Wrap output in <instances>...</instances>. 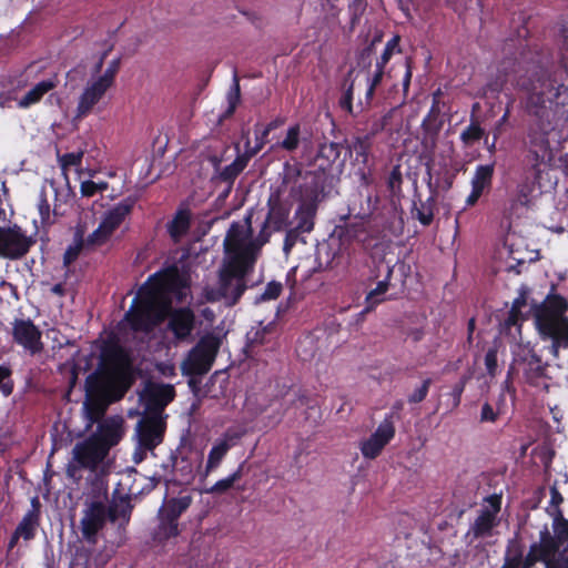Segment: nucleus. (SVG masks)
Returning a JSON list of instances; mask_svg holds the SVG:
<instances>
[{
  "label": "nucleus",
  "instance_id": "obj_1",
  "mask_svg": "<svg viewBox=\"0 0 568 568\" xmlns=\"http://www.w3.org/2000/svg\"><path fill=\"white\" fill-rule=\"evenodd\" d=\"M179 284L175 267H165L150 275L136 291L123 318L103 338L99 355H132L128 345L130 336L136 333L148 335L164 322L170 306L168 293Z\"/></svg>",
  "mask_w": 568,
  "mask_h": 568
},
{
  "label": "nucleus",
  "instance_id": "obj_2",
  "mask_svg": "<svg viewBox=\"0 0 568 568\" xmlns=\"http://www.w3.org/2000/svg\"><path fill=\"white\" fill-rule=\"evenodd\" d=\"M517 87L525 92L521 105L528 116L525 150L555 159L549 136L556 129V109L568 104V87L557 84L545 72L520 79Z\"/></svg>",
  "mask_w": 568,
  "mask_h": 568
},
{
  "label": "nucleus",
  "instance_id": "obj_3",
  "mask_svg": "<svg viewBox=\"0 0 568 568\" xmlns=\"http://www.w3.org/2000/svg\"><path fill=\"white\" fill-rule=\"evenodd\" d=\"M97 368L85 381L83 403L88 427L100 423L108 407L124 397L140 375L133 357H95Z\"/></svg>",
  "mask_w": 568,
  "mask_h": 568
},
{
  "label": "nucleus",
  "instance_id": "obj_4",
  "mask_svg": "<svg viewBox=\"0 0 568 568\" xmlns=\"http://www.w3.org/2000/svg\"><path fill=\"white\" fill-rule=\"evenodd\" d=\"M224 245L227 258L219 271L217 287L207 293V300L223 301L233 307L247 290L246 277L254 268L260 246L252 241L244 242L237 223H232Z\"/></svg>",
  "mask_w": 568,
  "mask_h": 568
},
{
  "label": "nucleus",
  "instance_id": "obj_5",
  "mask_svg": "<svg viewBox=\"0 0 568 568\" xmlns=\"http://www.w3.org/2000/svg\"><path fill=\"white\" fill-rule=\"evenodd\" d=\"M538 561H542L546 568H568V520L559 509L554 517L552 534L545 527L539 541L530 545L525 557L524 548L516 538L508 541L501 568H531Z\"/></svg>",
  "mask_w": 568,
  "mask_h": 568
},
{
  "label": "nucleus",
  "instance_id": "obj_6",
  "mask_svg": "<svg viewBox=\"0 0 568 568\" xmlns=\"http://www.w3.org/2000/svg\"><path fill=\"white\" fill-rule=\"evenodd\" d=\"M108 454L106 447H102L98 437L89 436L72 448V458L65 468L67 476L74 483H79L82 479L81 470L88 469L90 470L88 479L92 481L93 487H97V478L104 480L101 464Z\"/></svg>",
  "mask_w": 568,
  "mask_h": 568
},
{
  "label": "nucleus",
  "instance_id": "obj_7",
  "mask_svg": "<svg viewBox=\"0 0 568 568\" xmlns=\"http://www.w3.org/2000/svg\"><path fill=\"white\" fill-rule=\"evenodd\" d=\"M108 487L105 480L97 478L93 495L84 501L83 516L80 520L82 537L90 544L97 542L98 532L103 529L109 519Z\"/></svg>",
  "mask_w": 568,
  "mask_h": 568
},
{
  "label": "nucleus",
  "instance_id": "obj_8",
  "mask_svg": "<svg viewBox=\"0 0 568 568\" xmlns=\"http://www.w3.org/2000/svg\"><path fill=\"white\" fill-rule=\"evenodd\" d=\"M169 267H175L179 276V286L168 293L170 306L165 312L168 318L166 331L172 334V343L178 346L180 344H190L193 342V331L195 328L196 317L190 307L172 308V295L179 294L187 287L186 277L180 272L179 267L173 264Z\"/></svg>",
  "mask_w": 568,
  "mask_h": 568
},
{
  "label": "nucleus",
  "instance_id": "obj_9",
  "mask_svg": "<svg viewBox=\"0 0 568 568\" xmlns=\"http://www.w3.org/2000/svg\"><path fill=\"white\" fill-rule=\"evenodd\" d=\"M375 210L372 203V196H366V207H361L358 212L349 206L348 214L341 216L344 225H339V235L347 241H356L362 244L364 250H373L378 246L379 239L372 234L365 226L364 220L369 217Z\"/></svg>",
  "mask_w": 568,
  "mask_h": 568
},
{
  "label": "nucleus",
  "instance_id": "obj_10",
  "mask_svg": "<svg viewBox=\"0 0 568 568\" xmlns=\"http://www.w3.org/2000/svg\"><path fill=\"white\" fill-rule=\"evenodd\" d=\"M37 243L18 224L0 226V257L18 261L24 257Z\"/></svg>",
  "mask_w": 568,
  "mask_h": 568
},
{
  "label": "nucleus",
  "instance_id": "obj_11",
  "mask_svg": "<svg viewBox=\"0 0 568 568\" xmlns=\"http://www.w3.org/2000/svg\"><path fill=\"white\" fill-rule=\"evenodd\" d=\"M175 389L173 385L159 384L152 381L145 382L141 392V399L144 400L145 415L165 417V407L174 399Z\"/></svg>",
  "mask_w": 568,
  "mask_h": 568
},
{
  "label": "nucleus",
  "instance_id": "obj_12",
  "mask_svg": "<svg viewBox=\"0 0 568 568\" xmlns=\"http://www.w3.org/2000/svg\"><path fill=\"white\" fill-rule=\"evenodd\" d=\"M536 324L542 338L551 341L554 355H557L560 348L568 347V320L565 316L537 314Z\"/></svg>",
  "mask_w": 568,
  "mask_h": 568
},
{
  "label": "nucleus",
  "instance_id": "obj_13",
  "mask_svg": "<svg viewBox=\"0 0 568 568\" xmlns=\"http://www.w3.org/2000/svg\"><path fill=\"white\" fill-rule=\"evenodd\" d=\"M267 215L258 235V240H261L260 245L268 241L270 232L266 231L267 227H272L274 232H280L291 224L288 220L291 207L282 200L278 191L271 193L267 200Z\"/></svg>",
  "mask_w": 568,
  "mask_h": 568
},
{
  "label": "nucleus",
  "instance_id": "obj_14",
  "mask_svg": "<svg viewBox=\"0 0 568 568\" xmlns=\"http://www.w3.org/2000/svg\"><path fill=\"white\" fill-rule=\"evenodd\" d=\"M166 429L165 417L143 415L135 426V437L139 445L154 449L163 442Z\"/></svg>",
  "mask_w": 568,
  "mask_h": 568
},
{
  "label": "nucleus",
  "instance_id": "obj_15",
  "mask_svg": "<svg viewBox=\"0 0 568 568\" xmlns=\"http://www.w3.org/2000/svg\"><path fill=\"white\" fill-rule=\"evenodd\" d=\"M290 193L298 199V204H313L318 207L324 199L323 176L316 172L306 171L303 181L298 185L291 186Z\"/></svg>",
  "mask_w": 568,
  "mask_h": 568
},
{
  "label": "nucleus",
  "instance_id": "obj_16",
  "mask_svg": "<svg viewBox=\"0 0 568 568\" xmlns=\"http://www.w3.org/2000/svg\"><path fill=\"white\" fill-rule=\"evenodd\" d=\"M13 342L22 346L31 355L41 352V332L31 320L16 318L12 323Z\"/></svg>",
  "mask_w": 568,
  "mask_h": 568
},
{
  "label": "nucleus",
  "instance_id": "obj_17",
  "mask_svg": "<svg viewBox=\"0 0 568 568\" xmlns=\"http://www.w3.org/2000/svg\"><path fill=\"white\" fill-rule=\"evenodd\" d=\"M124 435V418L119 415L110 416L102 419L98 425V432L91 436L99 438L102 447H106L109 452L115 446Z\"/></svg>",
  "mask_w": 568,
  "mask_h": 568
},
{
  "label": "nucleus",
  "instance_id": "obj_18",
  "mask_svg": "<svg viewBox=\"0 0 568 568\" xmlns=\"http://www.w3.org/2000/svg\"><path fill=\"white\" fill-rule=\"evenodd\" d=\"M495 164H480L475 169L471 179V191L466 199V206H474L485 192H489L493 186Z\"/></svg>",
  "mask_w": 568,
  "mask_h": 568
},
{
  "label": "nucleus",
  "instance_id": "obj_19",
  "mask_svg": "<svg viewBox=\"0 0 568 568\" xmlns=\"http://www.w3.org/2000/svg\"><path fill=\"white\" fill-rule=\"evenodd\" d=\"M395 433L392 422L385 419L377 427L371 437L362 443L361 450L365 458H376L386 444L393 438Z\"/></svg>",
  "mask_w": 568,
  "mask_h": 568
},
{
  "label": "nucleus",
  "instance_id": "obj_20",
  "mask_svg": "<svg viewBox=\"0 0 568 568\" xmlns=\"http://www.w3.org/2000/svg\"><path fill=\"white\" fill-rule=\"evenodd\" d=\"M498 511L499 507L494 511L489 509H483L480 511L466 532L465 537L468 540V544H473L477 539L489 538L494 535V529L498 525Z\"/></svg>",
  "mask_w": 568,
  "mask_h": 568
},
{
  "label": "nucleus",
  "instance_id": "obj_21",
  "mask_svg": "<svg viewBox=\"0 0 568 568\" xmlns=\"http://www.w3.org/2000/svg\"><path fill=\"white\" fill-rule=\"evenodd\" d=\"M108 90L109 88L98 80L93 81L91 84H88L79 98L75 110V119L80 120L85 118L92 111L94 105L103 98Z\"/></svg>",
  "mask_w": 568,
  "mask_h": 568
},
{
  "label": "nucleus",
  "instance_id": "obj_22",
  "mask_svg": "<svg viewBox=\"0 0 568 568\" xmlns=\"http://www.w3.org/2000/svg\"><path fill=\"white\" fill-rule=\"evenodd\" d=\"M135 205V199L126 196L103 213L101 223L114 233L124 220L131 214Z\"/></svg>",
  "mask_w": 568,
  "mask_h": 568
},
{
  "label": "nucleus",
  "instance_id": "obj_23",
  "mask_svg": "<svg viewBox=\"0 0 568 568\" xmlns=\"http://www.w3.org/2000/svg\"><path fill=\"white\" fill-rule=\"evenodd\" d=\"M248 162L250 155H245L244 153H242L239 154L231 164L220 170V161L216 158H214V170L216 175L213 179L226 183V193H230L233 187L234 181L244 171Z\"/></svg>",
  "mask_w": 568,
  "mask_h": 568
},
{
  "label": "nucleus",
  "instance_id": "obj_24",
  "mask_svg": "<svg viewBox=\"0 0 568 568\" xmlns=\"http://www.w3.org/2000/svg\"><path fill=\"white\" fill-rule=\"evenodd\" d=\"M213 359L214 357H185L182 362V373L191 377L189 385L193 390L197 388V384L200 383L196 376L206 374L213 364Z\"/></svg>",
  "mask_w": 568,
  "mask_h": 568
},
{
  "label": "nucleus",
  "instance_id": "obj_25",
  "mask_svg": "<svg viewBox=\"0 0 568 568\" xmlns=\"http://www.w3.org/2000/svg\"><path fill=\"white\" fill-rule=\"evenodd\" d=\"M59 84L57 75L42 80L33 85L17 103L19 109H29L39 103L43 97Z\"/></svg>",
  "mask_w": 568,
  "mask_h": 568
},
{
  "label": "nucleus",
  "instance_id": "obj_26",
  "mask_svg": "<svg viewBox=\"0 0 568 568\" xmlns=\"http://www.w3.org/2000/svg\"><path fill=\"white\" fill-rule=\"evenodd\" d=\"M191 211L187 207H179L172 220L166 224V232L174 243H179L190 231Z\"/></svg>",
  "mask_w": 568,
  "mask_h": 568
},
{
  "label": "nucleus",
  "instance_id": "obj_27",
  "mask_svg": "<svg viewBox=\"0 0 568 568\" xmlns=\"http://www.w3.org/2000/svg\"><path fill=\"white\" fill-rule=\"evenodd\" d=\"M132 508L131 496L129 494L116 495L115 491L112 501L108 505L109 520L112 523L120 520V525L128 524Z\"/></svg>",
  "mask_w": 568,
  "mask_h": 568
},
{
  "label": "nucleus",
  "instance_id": "obj_28",
  "mask_svg": "<svg viewBox=\"0 0 568 568\" xmlns=\"http://www.w3.org/2000/svg\"><path fill=\"white\" fill-rule=\"evenodd\" d=\"M510 371L515 373L521 371L528 379L532 381L546 375V365L540 357H515Z\"/></svg>",
  "mask_w": 568,
  "mask_h": 568
},
{
  "label": "nucleus",
  "instance_id": "obj_29",
  "mask_svg": "<svg viewBox=\"0 0 568 568\" xmlns=\"http://www.w3.org/2000/svg\"><path fill=\"white\" fill-rule=\"evenodd\" d=\"M393 271L394 266L387 264L385 277L376 284L375 288L371 290L366 294L363 313H369L374 311L381 303L386 300L384 295L389 288Z\"/></svg>",
  "mask_w": 568,
  "mask_h": 568
},
{
  "label": "nucleus",
  "instance_id": "obj_30",
  "mask_svg": "<svg viewBox=\"0 0 568 568\" xmlns=\"http://www.w3.org/2000/svg\"><path fill=\"white\" fill-rule=\"evenodd\" d=\"M525 151L526 153L523 160L525 173L535 175V179H541L544 168L552 166L555 159L547 158L544 154L537 153L536 151Z\"/></svg>",
  "mask_w": 568,
  "mask_h": 568
},
{
  "label": "nucleus",
  "instance_id": "obj_31",
  "mask_svg": "<svg viewBox=\"0 0 568 568\" xmlns=\"http://www.w3.org/2000/svg\"><path fill=\"white\" fill-rule=\"evenodd\" d=\"M317 211L318 207L313 204H298L294 213V227L302 233H311L315 226Z\"/></svg>",
  "mask_w": 568,
  "mask_h": 568
},
{
  "label": "nucleus",
  "instance_id": "obj_32",
  "mask_svg": "<svg viewBox=\"0 0 568 568\" xmlns=\"http://www.w3.org/2000/svg\"><path fill=\"white\" fill-rule=\"evenodd\" d=\"M222 338L214 332L205 333L185 355H217Z\"/></svg>",
  "mask_w": 568,
  "mask_h": 568
},
{
  "label": "nucleus",
  "instance_id": "obj_33",
  "mask_svg": "<svg viewBox=\"0 0 568 568\" xmlns=\"http://www.w3.org/2000/svg\"><path fill=\"white\" fill-rule=\"evenodd\" d=\"M343 145L337 142H323L320 144L316 160L322 170L331 168L341 156Z\"/></svg>",
  "mask_w": 568,
  "mask_h": 568
},
{
  "label": "nucleus",
  "instance_id": "obj_34",
  "mask_svg": "<svg viewBox=\"0 0 568 568\" xmlns=\"http://www.w3.org/2000/svg\"><path fill=\"white\" fill-rule=\"evenodd\" d=\"M373 146V134L366 133L364 135L354 136L348 150L355 152L356 161L363 165H367Z\"/></svg>",
  "mask_w": 568,
  "mask_h": 568
},
{
  "label": "nucleus",
  "instance_id": "obj_35",
  "mask_svg": "<svg viewBox=\"0 0 568 568\" xmlns=\"http://www.w3.org/2000/svg\"><path fill=\"white\" fill-rule=\"evenodd\" d=\"M231 436L229 434H225V437L217 442L212 449L209 453L207 462L205 466L204 476H207L212 470L216 469L219 465L221 464L224 456L227 454L229 449L231 448V444L229 443V439Z\"/></svg>",
  "mask_w": 568,
  "mask_h": 568
},
{
  "label": "nucleus",
  "instance_id": "obj_36",
  "mask_svg": "<svg viewBox=\"0 0 568 568\" xmlns=\"http://www.w3.org/2000/svg\"><path fill=\"white\" fill-rule=\"evenodd\" d=\"M192 503V495L181 493L178 497L169 499L160 509L161 514H166L171 518L179 519Z\"/></svg>",
  "mask_w": 568,
  "mask_h": 568
},
{
  "label": "nucleus",
  "instance_id": "obj_37",
  "mask_svg": "<svg viewBox=\"0 0 568 568\" xmlns=\"http://www.w3.org/2000/svg\"><path fill=\"white\" fill-rule=\"evenodd\" d=\"M160 524L154 532V538L159 541L166 540L179 535L178 519L171 518L166 514L159 511Z\"/></svg>",
  "mask_w": 568,
  "mask_h": 568
},
{
  "label": "nucleus",
  "instance_id": "obj_38",
  "mask_svg": "<svg viewBox=\"0 0 568 568\" xmlns=\"http://www.w3.org/2000/svg\"><path fill=\"white\" fill-rule=\"evenodd\" d=\"M39 526V510L33 508L29 510L18 525L16 532L23 537L26 540H30L34 537V531Z\"/></svg>",
  "mask_w": 568,
  "mask_h": 568
},
{
  "label": "nucleus",
  "instance_id": "obj_39",
  "mask_svg": "<svg viewBox=\"0 0 568 568\" xmlns=\"http://www.w3.org/2000/svg\"><path fill=\"white\" fill-rule=\"evenodd\" d=\"M525 174V179L517 185V197L523 205H528L541 179H535V175L528 173Z\"/></svg>",
  "mask_w": 568,
  "mask_h": 568
},
{
  "label": "nucleus",
  "instance_id": "obj_40",
  "mask_svg": "<svg viewBox=\"0 0 568 568\" xmlns=\"http://www.w3.org/2000/svg\"><path fill=\"white\" fill-rule=\"evenodd\" d=\"M435 199L429 196L426 201H420L419 206L413 210V216L420 222L422 225L428 226L434 221Z\"/></svg>",
  "mask_w": 568,
  "mask_h": 568
},
{
  "label": "nucleus",
  "instance_id": "obj_41",
  "mask_svg": "<svg viewBox=\"0 0 568 568\" xmlns=\"http://www.w3.org/2000/svg\"><path fill=\"white\" fill-rule=\"evenodd\" d=\"M243 464L227 478L221 479L216 481L212 487L206 488L204 491L206 494H224L229 489H231L237 480H240L243 476Z\"/></svg>",
  "mask_w": 568,
  "mask_h": 568
},
{
  "label": "nucleus",
  "instance_id": "obj_42",
  "mask_svg": "<svg viewBox=\"0 0 568 568\" xmlns=\"http://www.w3.org/2000/svg\"><path fill=\"white\" fill-rule=\"evenodd\" d=\"M568 308V303L561 295H550L547 298L545 307L537 314H549L551 316H564Z\"/></svg>",
  "mask_w": 568,
  "mask_h": 568
},
{
  "label": "nucleus",
  "instance_id": "obj_43",
  "mask_svg": "<svg viewBox=\"0 0 568 568\" xmlns=\"http://www.w3.org/2000/svg\"><path fill=\"white\" fill-rule=\"evenodd\" d=\"M485 136V130L480 126L479 122L475 120L470 121L469 125L460 133V140L466 146L473 145Z\"/></svg>",
  "mask_w": 568,
  "mask_h": 568
},
{
  "label": "nucleus",
  "instance_id": "obj_44",
  "mask_svg": "<svg viewBox=\"0 0 568 568\" xmlns=\"http://www.w3.org/2000/svg\"><path fill=\"white\" fill-rule=\"evenodd\" d=\"M306 171L303 170L301 163H288L284 164L283 169V184L285 185H298L303 181V175Z\"/></svg>",
  "mask_w": 568,
  "mask_h": 568
},
{
  "label": "nucleus",
  "instance_id": "obj_45",
  "mask_svg": "<svg viewBox=\"0 0 568 568\" xmlns=\"http://www.w3.org/2000/svg\"><path fill=\"white\" fill-rule=\"evenodd\" d=\"M226 98L229 105L222 115L223 119H229L230 116H232L241 101L240 80L236 72L233 75V84Z\"/></svg>",
  "mask_w": 568,
  "mask_h": 568
},
{
  "label": "nucleus",
  "instance_id": "obj_46",
  "mask_svg": "<svg viewBox=\"0 0 568 568\" xmlns=\"http://www.w3.org/2000/svg\"><path fill=\"white\" fill-rule=\"evenodd\" d=\"M300 124H294L287 129L286 136L278 143V146L287 152H294L300 145Z\"/></svg>",
  "mask_w": 568,
  "mask_h": 568
},
{
  "label": "nucleus",
  "instance_id": "obj_47",
  "mask_svg": "<svg viewBox=\"0 0 568 568\" xmlns=\"http://www.w3.org/2000/svg\"><path fill=\"white\" fill-rule=\"evenodd\" d=\"M400 36L399 34H394L392 37V39H389L386 44H385V48L381 54V57L377 59V63L379 65H385L389 62V60L392 59V57L394 55L395 52L397 53H400L402 52V49H400Z\"/></svg>",
  "mask_w": 568,
  "mask_h": 568
},
{
  "label": "nucleus",
  "instance_id": "obj_48",
  "mask_svg": "<svg viewBox=\"0 0 568 568\" xmlns=\"http://www.w3.org/2000/svg\"><path fill=\"white\" fill-rule=\"evenodd\" d=\"M283 291V285L281 282L271 281L266 284L263 293L257 295L254 300V304H261L264 302L273 301L280 297Z\"/></svg>",
  "mask_w": 568,
  "mask_h": 568
},
{
  "label": "nucleus",
  "instance_id": "obj_49",
  "mask_svg": "<svg viewBox=\"0 0 568 568\" xmlns=\"http://www.w3.org/2000/svg\"><path fill=\"white\" fill-rule=\"evenodd\" d=\"M367 2L366 0H352L348 4V13H349V29L353 31L357 24H359L361 19L366 11Z\"/></svg>",
  "mask_w": 568,
  "mask_h": 568
},
{
  "label": "nucleus",
  "instance_id": "obj_50",
  "mask_svg": "<svg viewBox=\"0 0 568 568\" xmlns=\"http://www.w3.org/2000/svg\"><path fill=\"white\" fill-rule=\"evenodd\" d=\"M112 234L113 233L100 222L99 226L88 235L85 244L88 246L103 245L110 240Z\"/></svg>",
  "mask_w": 568,
  "mask_h": 568
},
{
  "label": "nucleus",
  "instance_id": "obj_51",
  "mask_svg": "<svg viewBox=\"0 0 568 568\" xmlns=\"http://www.w3.org/2000/svg\"><path fill=\"white\" fill-rule=\"evenodd\" d=\"M121 68V58L113 59L103 74L100 75L97 80L108 87L109 89L113 85L116 74L119 73Z\"/></svg>",
  "mask_w": 568,
  "mask_h": 568
},
{
  "label": "nucleus",
  "instance_id": "obj_52",
  "mask_svg": "<svg viewBox=\"0 0 568 568\" xmlns=\"http://www.w3.org/2000/svg\"><path fill=\"white\" fill-rule=\"evenodd\" d=\"M403 175L399 165L393 166L387 178V189L392 195H397L402 191Z\"/></svg>",
  "mask_w": 568,
  "mask_h": 568
},
{
  "label": "nucleus",
  "instance_id": "obj_53",
  "mask_svg": "<svg viewBox=\"0 0 568 568\" xmlns=\"http://www.w3.org/2000/svg\"><path fill=\"white\" fill-rule=\"evenodd\" d=\"M47 338L51 339L52 345L51 348L61 349L64 346H73L74 342H72L68 336L62 334L59 329L51 328L47 332Z\"/></svg>",
  "mask_w": 568,
  "mask_h": 568
},
{
  "label": "nucleus",
  "instance_id": "obj_54",
  "mask_svg": "<svg viewBox=\"0 0 568 568\" xmlns=\"http://www.w3.org/2000/svg\"><path fill=\"white\" fill-rule=\"evenodd\" d=\"M353 99H354V82L351 81L349 84L345 88V91L342 98L338 101V105L343 111H346L348 114H353Z\"/></svg>",
  "mask_w": 568,
  "mask_h": 568
},
{
  "label": "nucleus",
  "instance_id": "obj_55",
  "mask_svg": "<svg viewBox=\"0 0 568 568\" xmlns=\"http://www.w3.org/2000/svg\"><path fill=\"white\" fill-rule=\"evenodd\" d=\"M83 153L82 152H69L64 153L60 156V165L63 170H67L71 166H79L82 163Z\"/></svg>",
  "mask_w": 568,
  "mask_h": 568
},
{
  "label": "nucleus",
  "instance_id": "obj_56",
  "mask_svg": "<svg viewBox=\"0 0 568 568\" xmlns=\"http://www.w3.org/2000/svg\"><path fill=\"white\" fill-rule=\"evenodd\" d=\"M173 460V470L175 473L181 471L182 480L189 483L193 478L192 467L186 463L184 458L181 460L178 457H172Z\"/></svg>",
  "mask_w": 568,
  "mask_h": 568
},
{
  "label": "nucleus",
  "instance_id": "obj_57",
  "mask_svg": "<svg viewBox=\"0 0 568 568\" xmlns=\"http://www.w3.org/2000/svg\"><path fill=\"white\" fill-rule=\"evenodd\" d=\"M301 234L303 233L295 229L294 226L290 229L286 227V233L283 243V251L285 253L291 252V250L296 245Z\"/></svg>",
  "mask_w": 568,
  "mask_h": 568
},
{
  "label": "nucleus",
  "instance_id": "obj_58",
  "mask_svg": "<svg viewBox=\"0 0 568 568\" xmlns=\"http://www.w3.org/2000/svg\"><path fill=\"white\" fill-rule=\"evenodd\" d=\"M268 135H270V132H266L265 129H263L257 135H256V144L255 146L246 150L244 152L245 155H250V160L255 156L262 149L263 146L267 143L268 141Z\"/></svg>",
  "mask_w": 568,
  "mask_h": 568
},
{
  "label": "nucleus",
  "instance_id": "obj_59",
  "mask_svg": "<svg viewBox=\"0 0 568 568\" xmlns=\"http://www.w3.org/2000/svg\"><path fill=\"white\" fill-rule=\"evenodd\" d=\"M432 384V379L427 378L423 382L422 386L417 388L412 395L408 396V402L412 404L420 403L425 399L428 393V388Z\"/></svg>",
  "mask_w": 568,
  "mask_h": 568
},
{
  "label": "nucleus",
  "instance_id": "obj_60",
  "mask_svg": "<svg viewBox=\"0 0 568 568\" xmlns=\"http://www.w3.org/2000/svg\"><path fill=\"white\" fill-rule=\"evenodd\" d=\"M10 369L4 366H0V389L4 396H9L12 393L13 385L8 379L10 376Z\"/></svg>",
  "mask_w": 568,
  "mask_h": 568
},
{
  "label": "nucleus",
  "instance_id": "obj_61",
  "mask_svg": "<svg viewBox=\"0 0 568 568\" xmlns=\"http://www.w3.org/2000/svg\"><path fill=\"white\" fill-rule=\"evenodd\" d=\"M39 215L42 224H50L51 210L48 199L44 194L41 195L38 204Z\"/></svg>",
  "mask_w": 568,
  "mask_h": 568
},
{
  "label": "nucleus",
  "instance_id": "obj_62",
  "mask_svg": "<svg viewBox=\"0 0 568 568\" xmlns=\"http://www.w3.org/2000/svg\"><path fill=\"white\" fill-rule=\"evenodd\" d=\"M464 386H465L464 381H460L453 387V390L449 394V396L452 398L450 409H455L459 406Z\"/></svg>",
  "mask_w": 568,
  "mask_h": 568
},
{
  "label": "nucleus",
  "instance_id": "obj_63",
  "mask_svg": "<svg viewBox=\"0 0 568 568\" xmlns=\"http://www.w3.org/2000/svg\"><path fill=\"white\" fill-rule=\"evenodd\" d=\"M81 247H82V244H78V245H74V246H69L64 254H63V264L65 266H69L70 264H72L79 256L80 254V251H81Z\"/></svg>",
  "mask_w": 568,
  "mask_h": 568
},
{
  "label": "nucleus",
  "instance_id": "obj_64",
  "mask_svg": "<svg viewBox=\"0 0 568 568\" xmlns=\"http://www.w3.org/2000/svg\"><path fill=\"white\" fill-rule=\"evenodd\" d=\"M156 369L164 377H171L175 375V366L170 359L156 363Z\"/></svg>",
  "mask_w": 568,
  "mask_h": 568
}]
</instances>
